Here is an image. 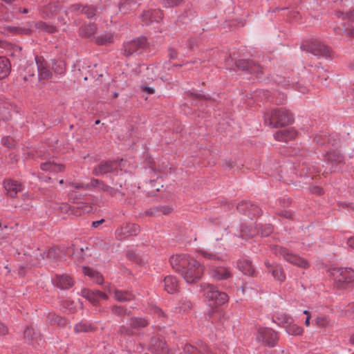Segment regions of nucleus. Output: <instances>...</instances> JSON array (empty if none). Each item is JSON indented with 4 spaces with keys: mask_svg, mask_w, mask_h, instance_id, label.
I'll return each instance as SVG.
<instances>
[{
    "mask_svg": "<svg viewBox=\"0 0 354 354\" xmlns=\"http://www.w3.org/2000/svg\"><path fill=\"white\" fill-rule=\"evenodd\" d=\"M293 121L292 114L285 109H273L264 115V123L271 128L288 125Z\"/></svg>",
    "mask_w": 354,
    "mask_h": 354,
    "instance_id": "obj_2",
    "label": "nucleus"
},
{
    "mask_svg": "<svg viewBox=\"0 0 354 354\" xmlns=\"http://www.w3.org/2000/svg\"><path fill=\"white\" fill-rule=\"evenodd\" d=\"M51 68L57 75L63 76L66 70V63L62 59H53L51 60Z\"/></svg>",
    "mask_w": 354,
    "mask_h": 354,
    "instance_id": "obj_35",
    "label": "nucleus"
},
{
    "mask_svg": "<svg viewBox=\"0 0 354 354\" xmlns=\"http://www.w3.org/2000/svg\"><path fill=\"white\" fill-rule=\"evenodd\" d=\"M297 135L296 130L290 128L277 131L274 134V138L277 141L288 142L289 140L295 139Z\"/></svg>",
    "mask_w": 354,
    "mask_h": 354,
    "instance_id": "obj_27",
    "label": "nucleus"
},
{
    "mask_svg": "<svg viewBox=\"0 0 354 354\" xmlns=\"http://www.w3.org/2000/svg\"><path fill=\"white\" fill-rule=\"evenodd\" d=\"M200 253L203 257H204L207 259L212 260V261H223L224 257L218 253L214 252L209 250H203L201 251Z\"/></svg>",
    "mask_w": 354,
    "mask_h": 354,
    "instance_id": "obj_43",
    "label": "nucleus"
},
{
    "mask_svg": "<svg viewBox=\"0 0 354 354\" xmlns=\"http://www.w3.org/2000/svg\"><path fill=\"white\" fill-rule=\"evenodd\" d=\"M115 164L112 161H102L98 165H95L93 169V174L95 176H104L109 174V177L111 179V176L115 177L120 171L114 169Z\"/></svg>",
    "mask_w": 354,
    "mask_h": 354,
    "instance_id": "obj_14",
    "label": "nucleus"
},
{
    "mask_svg": "<svg viewBox=\"0 0 354 354\" xmlns=\"http://www.w3.org/2000/svg\"><path fill=\"white\" fill-rule=\"evenodd\" d=\"M335 15L337 18L342 19L343 20H348V26H351V28L346 27V26L344 25L343 31L346 36L354 37V26L353 25V23L354 22V10L349 12L337 11L335 12Z\"/></svg>",
    "mask_w": 354,
    "mask_h": 354,
    "instance_id": "obj_24",
    "label": "nucleus"
},
{
    "mask_svg": "<svg viewBox=\"0 0 354 354\" xmlns=\"http://www.w3.org/2000/svg\"><path fill=\"white\" fill-rule=\"evenodd\" d=\"M236 209L240 213L248 214L249 216H258L262 214V210L258 205L245 201L239 203Z\"/></svg>",
    "mask_w": 354,
    "mask_h": 354,
    "instance_id": "obj_18",
    "label": "nucleus"
},
{
    "mask_svg": "<svg viewBox=\"0 0 354 354\" xmlns=\"http://www.w3.org/2000/svg\"><path fill=\"white\" fill-rule=\"evenodd\" d=\"M36 28L39 29V30H44L47 32H49V33H53L55 31L56 28L55 26H52V25H49L45 22H43V21H39L35 25Z\"/></svg>",
    "mask_w": 354,
    "mask_h": 354,
    "instance_id": "obj_49",
    "label": "nucleus"
},
{
    "mask_svg": "<svg viewBox=\"0 0 354 354\" xmlns=\"http://www.w3.org/2000/svg\"><path fill=\"white\" fill-rule=\"evenodd\" d=\"M183 351L185 354H225L226 351L225 348H219L218 351L213 352L208 346L203 342H198L196 346L186 344L183 347Z\"/></svg>",
    "mask_w": 354,
    "mask_h": 354,
    "instance_id": "obj_13",
    "label": "nucleus"
},
{
    "mask_svg": "<svg viewBox=\"0 0 354 354\" xmlns=\"http://www.w3.org/2000/svg\"><path fill=\"white\" fill-rule=\"evenodd\" d=\"M136 6V2L133 0H123L119 3V10L124 14L128 13Z\"/></svg>",
    "mask_w": 354,
    "mask_h": 354,
    "instance_id": "obj_44",
    "label": "nucleus"
},
{
    "mask_svg": "<svg viewBox=\"0 0 354 354\" xmlns=\"http://www.w3.org/2000/svg\"><path fill=\"white\" fill-rule=\"evenodd\" d=\"M149 349L155 353H164L167 351L166 342L160 337H153L151 339Z\"/></svg>",
    "mask_w": 354,
    "mask_h": 354,
    "instance_id": "obj_28",
    "label": "nucleus"
},
{
    "mask_svg": "<svg viewBox=\"0 0 354 354\" xmlns=\"http://www.w3.org/2000/svg\"><path fill=\"white\" fill-rule=\"evenodd\" d=\"M72 11L77 14L84 15L88 19H91L95 15L96 10L92 6H83L80 4H73L71 6Z\"/></svg>",
    "mask_w": 354,
    "mask_h": 354,
    "instance_id": "obj_30",
    "label": "nucleus"
},
{
    "mask_svg": "<svg viewBox=\"0 0 354 354\" xmlns=\"http://www.w3.org/2000/svg\"><path fill=\"white\" fill-rule=\"evenodd\" d=\"M272 207L274 208H276V214L281 216H283V217H285L286 218H292V212L289 211V210H286V209H280L279 207H276L275 206H272Z\"/></svg>",
    "mask_w": 354,
    "mask_h": 354,
    "instance_id": "obj_54",
    "label": "nucleus"
},
{
    "mask_svg": "<svg viewBox=\"0 0 354 354\" xmlns=\"http://www.w3.org/2000/svg\"><path fill=\"white\" fill-rule=\"evenodd\" d=\"M111 180L112 184V186H111V189H113V192H109V196H125L126 189L124 187L126 181L125 174H124L122 171L120 169L119 174L118 172H117V174L115 175V177L111 176Z\"/></svg>",
    "mask_w": 354,
    "mask_h": 354,
    "instance_id": "obj_12",
    "label": "nucleus"
},
{
    "mask_svg": "<svg viewBox=\"0 0 354 354\" xmlns=\"http://www.w3.org/2000/svg\"><path fill=\"white\" fill-rule=\"evenodd\" d=\"M272 319L276 324L284 328L293 322L292 317L286 314L275 315L273 316Z\"/></svg>",
    "mask_w": 354,
    "mask_h": 354,
    "instance_id": "obj_37",
    "label": "nucleus"
},
{
    "mask_svg": "<svg viewBox=\"0 0 354 354\" xmlns=\"http://www.w3.org/2000/svg\"><path fill=\"white\" fill-rule=\"evenodd\" d=\"M317 73H318L317 78L321 79V80L326 81L328 78V75H324V73H327V71L324 70L323 68L316 67Z\"/></svg>",
    "mask_w": 354,
    "mask_h": 354,
    "instance_id": "obj_61",
    "label": "nucleus"
},
{
    "mask_svg": "<svg viewBox=\"0 0 354 354\" xmlns=\"http://www.w3.org/2000/svg\"><path fill=\"white\" fill-rule=\"evenodd\" d=\"M239 269L245 275L252 276L255 272V269L250 260L243 259L237 263Z\"/></svg>",
    "mask_w": 354,
    "mask_h": 354,
    "instance_id": "obj_34",
    "label": "nucleus"
},
{
    "mask_svg": "<svg viewBox=\"0 0 354 354\" xmlns=\"http://www.w3.org/2000/svg\"><path fill=\"white\" fill-rule=\"evenodd\" d=\"M51 281L54 286L61 290L69 289L74 284L73 279L66 274H56Z\"/></svg>",
    "mask_w": 354,
    "mask_h": 354,
    "instance_id": "obj_23",
    "label": "nucleus"
},
{
    "mask_svg": "<svg viewBox=\"0 0 354 354\" xmlns=\"http://www.w3.org/2000/svg\"><path fill=\"white\" fill-rule=\"evenodd\" d=\"M331 275L338 289L346 288L354 281V270L350 268H334L331 270Z\"/></svg>",
    "mask_w": 354,
    "mask_h": 354,
    "instance_id": "obj_4",
    "label": "nucleus"
},
{
    "mask_svg": "<svg viewBox=\"0 0 354 354\" xmlns=\"http://www.w3.org/2000/svg\"><path fill=\"white\" fill-rule=\"evenodd\" d=\"M315 324L320 328H326L330 326V319L327 315H322L315 319Z\"/></svg>",
    "mask_w": 354,
    "mask_h": 354,
    "instance_id": "obj_47",
    "label": "nucleus"
},
{
    "mask_svg": "<svg viewBox=\"0 0 354 354\" xmlns=\"http://www.w3.org/2000/svg\"><path fill=\"white\" fill-rule=\"evenodd\" d=\"M163 14L159 9L153 10L145 11L140 15V19L142 25L148 26L153 21L158 22L160 19H162Z\"/></svg>",
    "mask_w": 354,
    "mask_h": 354,
    "instance_id": "obj_25",
    "label": "nucleus"
},
{
    "mask_svg": "<svg viewBox=\"0 0 354 354\" xmlns=\"http://www.w3.org/2000/svg\"><path fill=\"white\" fill-rule=\"evenodd\" d=\"M147 46L145 37H138L123 44V50L126 55L141 53Z\"/></svg>",
    "mask_w": 354,
    "mask_h": 354,
    "instance_id": "obj_11",
    "label": "nucleus"
},
{
    "mask_svg": "<svg viewBox=\"0 0 354 354\" xmlns=\"http://www.w3.org/2000/svg\"><path fill=\"white\" fill-rule=\"evenodd\" d=\"M273 231L272 225L267 224L266 225H257L254 228L246 225L241 227V236L243 239H249L260 234L261 236H268Z\"/></svg>",
    "mask_w": 354,
    "mask_h": 354,
    "instance_id": "obj_9",
    "label": "nucleus"
},
{
    "mask_svg": "<svg viewBox=\"0 0 354 354\" xmlns=\"http://www.w3.org/2000/svg\"><path fill=\"white\" fill-rule=\"evenodd\" d=\"M270 249L273 254L276 256L281 257L286 261L304 268L308 266V263L305 259L291 252L286 248L279 245H272Z\"/></svg>",
    "mask_w": 354,
    "mask_h": 354,
    "instance_id": "obj_6",
    "label": "nucleus"
},
{
    "mask_svg": "<svg viewBox=\"0 0 354 354\" xmlns=\"http://www.w3.org/2000/svg\"><path fill=\"white\" fill-rule=\"evenodd\" d=\"M290 20L295 22H301V15L297 10H292L289 13Z\"/></svg>",
    "mask_w": 354,
    "mask_h": 354,
    "instance_id": "obj_56",
    "label": "nucleus"
},
{
    "mask_svg": "<svg viewBox=\"0 0 354 354\" xmlns=\"http://www.w3.org/2000/svg\"><path fill=\"white\" fill-rule=\"evenodd\" d=\"M49 318L51 319L52 322H54L59 326H64L66 322V321L64 318H63L59 315H57L55 314L50 315Z\"/></svg>",
    "mask_w": 354,
    "mask_h": 354,
    "instance_id": "obj_55",
    "label": "nucleus"
},
{
    "mask_svg": "<svg viewBox=\"0 0 354 354\" xmlns=\"http://www.w3.org/2000/svg\"><path fill=\"white\" fill-rule=\"evenodd\" d=\"M277 203H279L280 207L284 208L290 204L291 200L289 197L284 196L283 198H279Z\"/></svg>",
    "mask_w": 354,
    "mask_h": 354,
    "instance_id": "obj_59",
    "label": "nucleus"
},
{
    "mask_svg": "<svg viewBox=\"0 0 354 354\" xmlns=\"http://www.w3.org/2000/svg\"><path fill=\"white\" fill-rule=\"evenodd\" d=\"M129 324L133 329H139L147 326L149 324V322L145 318L132 317L131 318Z\"/></svg>",
    "mask_w": 354,
    "mask_h": 354,
    "instance_id": "obj_42",
    "label": "nucleus"
},
{
    "mask_svg": "<svg viewBox=\"0 0 354 354\" xmlns=\"http://www.w3.org/2000/svg\"><path fill=\"white\" fill-rule=\"evenodd\" d=\"M97 30V27L94 24L82 25L79 29V35L82 37L93 39L94 34Z\"/></svg>",
    "mask_w": 354,
    "mask_h": 354,
    "instance_id": "obj_31",
    "label": "nucleus"
},
{
    "mask_svg": "<svg viewBox=\"0 0 354 354\" xmlns=\"http://www.w3.org/2000/svg\"><path fill=\"white\" fill-rule=\"evenodd\" d=\"M69 185L76 189L89 191L88 182V183H69Z\"/></svg>",
    "mask_w": 354,
    "mask_h": 354,
    "instance_id": "obj_53",
    "label": "nucleus"
},
{
    "mask_svg": "<svg viewBox=\"0 0 354 354\" xmlns=\"http://www.w3.org/2000/svg\"><path fill=\"white\" fill-rule=\"evenodd\" d=\"M112 311L114 314L120 317H123L130 313V310H129L127 308L122 306L117 305L113 306Z\"/></svg>",
    "mask_w": 354,
    "mask_h": 354,
    "instance_id": "obj_50",
    "label": "nucleus"
},
{
    "mask_svg": "<svg viewBox=\"0 0 354 354\" xmlns=\"http://www.w3.org/2000/svg\"><path fill=\"white\" fill-rule=\"evenodd\" d=\"M95 329V325L86 319H82L74 326L73 331L75 334L80 333H91Z\"/></svg>",
    "mask_w": 354,
    "mask_h": 354,
    "instance_id": "obj_29",
    "label": "nucleus"
},
{
    "mask_svg": "<svg viewBox=\"0 0 354 354\" xmlns=\"http://www.w3.org/2000/svg\"><path fill=\"white\" fill-rule=\"evenodd\" d=\"M3 186L7 194L10 197H15L18 192H21L23 189V185L21 183L12 179L6 180L3 182Z\"/></svg>",
    "mask_w": 354,
    "mask_h": 354,
    "instance_id": "obj_26",
    "label": "nucleus"
},
{
    "mask_svg": "<svg viewBox=\"0 0 354 354\" xmlns=\"http://www.w3.org/2000/svg\"><path fill=\"white\" fill-rule=\"evenodd\" d=\"M36 71V64H35L33 62L27 64L24 69L20 73V77L24 83L32 86L37 80L35 76Z\"/></svg>",
    "mask_w": 354,
    "mask_h": 354,
    "instance_id": "obj_20",
    "label": "nucleus"
},
{
    "mask_svg": "<svg viewBox=\"0 0 354 354\" xmlns=\"http://www.w3.org/2000/svg\"><path fill=\"white\" fill-rule=\"evenodd\" d=\"M96 192H99L100 193H106L109 195V192H113V189H111V186L106 185L102 180H99V184L97 185L95 188Z\"/></svg>",
    "mask_w": 354,
    "mask_h": 354,
    "instance_id": "obj_51",
    "label": "nucleus"
},
{
    "mask_svg": "<svg viewBox=\"0 0 354 354\" xmlns=\"http://www.w3.org/2000/svg\"><path fill=\"white\" fill-rule=\"evenodd\" d=\"M96 192H99L100 193H106L109 195V192H113V189H111V186L106 185L102 180H99V184L97 185L95 188Z\"/></svg>",
    "mask_w": 354,
    "mask_h": 354,
    "instance_id": "obj_52",
    "label": "nucleus"
},
{
    "mask_svg": "<svg viewBox=\"0 0 354 354\" xmlns=\"http://www.w3.org/2000/svg\"><path fill=\"white\" fill-rule=\"evenodd\" d=\"M40 168L44 171L62 172L64 170V166L53 162L48 161L41 164Z\"/></svg>",
    "mask_w": 354,
    "mask_h": 354,
    "instance_id": "obj_38",
    "label": "nucleus"
},
{
    "mask_svg": "<svg viewBox=\"0 0 354 354\" xmlns=\"http://www.w3.org/2000/svg\"><path fill=\"white\" fill-rule=\"evenodd\" d=\"M279 85L286 88H295L301 93H305L307 91L306 87L301 86L297 82H293L290 81L289 77H283L277 82Z\"/></svg>",
    "mask_w": 354,
    "mask_h": 354,
    "instance_id": "obj_32",
    "label": "nucleus"
},
{
    "mask_svg": "<svg viewBox=\"0 0 354 354\" xmlns=\"http://www.w3.org/2000/svg\"><path fill=\"white\" fill-rule=\"evenodd\" d=\"M1 144L8 148L15 147V140L10 136H5L1 139Z\"/></svg>",
    "mask_w": 354,
    "mask_h": 354,
    "instance_id": "obj_58",
    "label": "nucleus"
},
{
    "mask_svg": "<svg viewBox=\"0 0 354 354\" xmlns=\"http://www.w3.org/2000/svg\"><path fill=\"white\" fill-rule=\"evenodd\" d=\"M11 71L10 60L3 56H0V80L7 77Z\"/></svg>",
    "mask_w": 354,
    "mask_h": 354,
    "instance_id": "obj_36",
    "label": "nucleus"
},
{
    "mask_svg": "<svg viewBox=\"0 0 354 354\" xmlns=\"http://www.w3.org/2000/svg\"><path fill=\"white\" fill-rule=\"evenodd\" d=\"M114 35L111 32H104L93 37L94 42L97 45H107L113 42Z\"/></svg>",
    "mask_w": 354,
    "mask_h": 354,
    "instance_id": "obj_39",
    "label": "nucleus"
},
{
    "mask_svg": "<svg viewBox=\"0 0 354 354\" xmlns=\"http://www.w3.org/2000/svg\"><path fill=\"white\" fill-rule=\"evenodd\" d=\"M236 66L239 69L245 71L251 74H255L257 77H259V74L262 72V68L260 65L249 59H239L236 62Z\"/></svg>",
    "mask_w": 354,
    "mask_h": 354,
    "instance_id": "obj_19",
    "label": "nucleus"
},
{
    "mask_svg": "<svg viewBox=\"0 0 354 354\" xmlns=\"http://www.w3.org/2000/svg\"><path fill=\"white\" fill-rule=\"evenodd\" d=\"M114 298L119 302H125L132 300L133 299V295L129 291L115 289Z\"/></svg>",
    "mask_w": 354,
    "mask_h": 354,
    "instance_id": "obj_40",
    "label": "nucleus"
},
{
    "mask_svg": "<svg viewBox=\"0 0 354 354\" xmlns=\"http://www.w3.org/2000/svg\"><path fill=\"white\" fill-rule=\"evenodd\" d=\"M35 60L37 71V80L42 81L50 79L53 75L51 71L48 69L47 63L44 57L36 55Z\"/></svg>",
    "mask_w": 354,
    "mask_h": 354,
    "instance_id": "obj_16",
    "label": "nucleus"
},
{
    "mask_svg": "<svg viewBox=\"0 0 354 354\" xmlns=\"http://www.w3.org/2000/svg\"><path fill=\"white\" fill-rule=\"evenodd\" d=\"M286 333L290 335H301L303 333V328L294 323V321L285 328Z\"/></svg>",
    "mask_w": 354,
    "mask_h": 354,
    "instance_id": "obj_45",
    "label": "nucleus"
},
{
    "mask_svg": "<svg viewBox=\"0 0 354 354\" xmlns=\"http://www.w3.org/2000/svg\"><path fill=\"white\" fill-rule=\"evenodd\" d=\"M144 215L145 216H150L159 215L158 208L157 207H153V208H150L145 212Z\"/></svg>",
    "mask_w": 354,
    "mask_h": 354,
    "instance_id": "obj_64",
    "label": "nucleus"
},
{
    "mask_svg": "<svg viewBox=\"0 0 354 354\" xmlns=\"http://www.w3.org/2000/svg\"><path fill=\"white\" fill-rule=\"evenodd\" d=\"M82 272L84 275L88 277L90 279H91L93 276L95 274L97 271L88 266H83Z\"/></svg>",
    "mask_w": 354,
    "mask_h": 354,
    "instance_id": "obj_60",
    "label": "nucleus"
},
{
    "mask_svg": "<svg viewBox=\"0 0 354 354\" xmlns=\"http://www.w3.org/2000/svg\"><path fill=\"white\" fill-rule=\"evenodd\" d=\"M193 258L187 254H174L169 259V263L174 270L181 273L186 266L190 265Z\"/></svg>",
    "mask_w": 354,
    "mask_h": 354,
    "instance_id": "obj_15",
    "label": "nucleus"
},
{
    "mask_svg": "<svg viewBox=\"0 0 354 354\" xmlns=\"http://www.w3.org/2000/svg\"><path fill=\"white\" fill-rule=\"evenodd\" d=\"M59 7L56 3H49L43 8V12L48 17H53L57 14Z\"/></svg>",
    "mask_w": 354,
    "mask_h": 354,
    "instance_id": "obj_46",
    "label": "nucleus"
},
{
    "mask_svg": "<svg viewBox=\"0 0 354 354\" xmlns=\"http://www.w3.org/2000/svg\"><path fill=\"white\" fill-rule=\"evenodd\" d=\"M140 232V227L134 223H128L115 230V236L119 240L126 239L136 236Z\"/></svg>",
    "mask_w": 354,
    "mask_h": 354,
    "instance_id": "obj_17",
    "label": "nucleus"
},
{
    "mask_svg": "<svg viewBox=\"0 0 354 354\" xmlns=\"http://www.w3.org/2000/svg\"><path fill=\"white\" fill-rule=\"evenodd\" d=\"M83 296L89 301H91L93 305H97L99 304L96 291L86 290L84 292Z\"/></svg>",
    "mask_w": 354,
    "mask_h": 354,
    "instance_id": "obj_48",
    "label": "nucleus"
},
{
    "mask_svg": "<svg viewBox=\"0 0 354 354\" xmlns=\"http://www.w3.org/2000/svg\"><path fill=\"white\" fill-rule=\"evenodd\" d=\"M203 273V266L193 258L190 265L186 266L185 269H183L180 274L187 283H191L198 280Z\"/></svg>",
    "mask_w": 354,
    "mask_h": 354,
    "instance_id": "obj_8",
    "label": "nucleus"
},
{
    "mask_svg": "<svg viewBox=\"0 0 354 354\" xmlns=\"http://www.w3.org/2000/svg\"><path fill=\"white\" fill-rule=\"evenodd\" d=\"M201 288L209 306H218L228 301V295L225 292L220 291L216 286L209 283H204L201 286Z\"/></svg>",
    "mask_w": 354,
    "mask_h": 354,
    "instance_id": "obj_3",
    "label": "nucleus"
},
{
    "mask_svg": "<svg viewBox=\"0 0 354 354\" xmlns=\"http://www.w3.org/2000/svg\"><path fill=\"white\" fill-rule=\"evenodd\" d=\"M39 337V333L35 332L32 327H28L24 331V338L28 344H33V342L37 341Z\"/></svg>",
    "mask_w": 354,
    "mask_h": 354,
    "instance_id": "obj_41",
    "label": "nucleus"
},
{
    "mask_svg": "<svg viewBox=\"0 0 354 354\" xmlns=\"http://www.w3.org/2000/svg\"><path fill=\"white\" fill-rule=\"evenodd\" d=\"M266 267V272L271 273L274 280L279 283H283L286 280V274L283 268L277 264H272L269 261L266 260L264 262Z\"/></svg>",
    "mask_w": 354,
    "mask_h": 354,
    "instance_id": "obj_22",
    "label": "nucleus"
},
{
    "mask_svg": "<svg viewBox=\"0 0 354 354\" xmlns=\"http://www.w3.org/2000/svg\"><path fill=\"white\" fill-rule=\"evenodd\" d=\"M315 142L320 145H324L327 143L330 145L334 150L328 151L326 154V163L330 167L331 171H339L343 169L345 164L344 157L337 150V147L340 146V137L338 134H330L328 136L326 135H317L315 137Z\"/></svg>",
    "mask_w": 354,
    "mask_h": 354,
    "instance_id": "obj_1",
    "label": "nucleus"
},
{
    "mask_svg": "<svg viewBox=\"0 0 354 354\" xmlns=\"http://www.w3.org/2000/svg\"><path fill=\"white\" fill-rule=\"evenodd\" d=\"M74 205H71L67 203L57 204V208L62 213L75 216H80L84 214L89 213L92 210L91 206L86 203H79L73 200Z\"/></svg>",
    "mask_w": 354,
    "mask_h": 354,
    "instance_id": "obj_7",
    "label": "nucleus"
},
{
    "mask_svg": "<svg viewBox=\"0 0 354 354\" xmlns=\"http://www.w3.org/2000/svg\"><path fill=\"white\" fill-rule=\"evenodd\" d=\"M301 48L306 52L310 53L317 57H330L329 48L319 39H310L301 44Z\"/></svg>",
    "mask_w": 354,
    "mask_h": 354,
    "instance_id": "obj_5",
    "label": "nucleus"
},
{
    "mask_svg": "<svg viewBox=\"0 0 354 354\" xmlns=\"http://www.w3.org/2000/svg\"><path fill=\"white\" fill-rule=\"evenodd\" d=\"M90 251H91V249L88 247H86L85 249L84 248H80L81 254H80V257L83 260L85 259L86 257L91 255V252H88Z\"/></svg>",
    "mask_w": 354,
    "mask_h": 354,
    "instance_id": "obj_63",
    "label": "nucleus"
},
{
    "mask_svg": "<svg viewBox=\"0 0 354 354\" xmlns=\"http://www.w3.org/2000/svg\"><path fill=\"white\" fill-rule=\"evenodd\" d=\"M165 290L169 294L175 293L178 289L177 279L174 276H167L164 279Z\"/></svg>",
    "mask_w": 354,
    "mask_h": 354,
    "instance_id": "obj_33",
    "label": "nucleus"
},
{
    "mask_svg": "<svg viewBox=\"0 0 354 354\" xmlns=\"http://www.w3.org/2000/svg\"><path fill=\"white\" fill-rule=\"evenodd\" d=\"M183 0H162L165 8H173L178 6Z\"/></svg>",
    "mask_w": 354,
    "mask_h": 354,
    "instance_id": "obj_57",
    "label": "nucleus"
},
{
    "mask_svg": "<svg viewBox=\"0 0 354 354\" xmlns=\"http://www.w3.org/2000/svg\"><path fill=\"white\" fill-rule=\"evenodd\" d=\"M91 280L97 284H102L103 283L104 278L102 275L97 271Z\"/></svg>",
    "mask_w": 354,
    "mask_h": 354,
    "instance_id": "obj_62",
    "label": "nucleus"
},
{
    "mask_svg": "<svg viewBox=\"0 0 354 354\" xmlns=\"http://www.w3.org/2000/svg\"><path fill=\"white\" fill-rule=\"evenodd\" d=\"M208 274L213 279L221 281L231 277L232 272L230 268L226 266H213L209 270Z\"/></svg>",
    "mask_w": 354,
    "mask_h": 354,
    "instance_id": "obj_21",
    "label": "nucleus"
},
{
    "mask_svg": "<svg viewBox=\"0 0 354 354\" xmlns=\"http://www.w3.org/2000/svg\"><path fill=\"white\" fill-rule=\"evenodd\" d=\"M256 339L264 346L274 347L278 340V335L276 331L268 327H261L259 328Z\"/></svg>",
    "mask_w": 354,
    "mask_h": 354,
    "instance_id": "obj_10",
    "label": "nucleus"
}]
</instances>
